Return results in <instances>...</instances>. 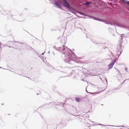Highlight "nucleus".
I'll return each instance as SVG.
<instances>
[{
	"label": "nucleus",
	"mask_w": 129,
	"mask_h": 129,
	"mask_svg": "<svg viewBox=\"0 0 129 129\" xmlns=\"http://www.w3.org/2000/svg\"><path fill=\"white\" fill-rule=\"evenodd\" d=\"M63 3L64 6L67 7L68 9H70V6L67 3L66 0H63Z\"/></svg>",
	"instance_id": "f257e3e1"
},
{
	"label": "nucleus",
	"mask_w": 129,
	"mask_h": 129,
	"mask_svg": "<svg viewBox=\"0 0 129 129\" xmlns=\"http://www.w3.org/2000/svg\"><path fill=\"white\" fill-rule=\"evenodd\" d=\"M123 35H124V34H122L121 35V38L122 39L123 38V36H122Z\"/></svg>",
	"instance_id": "6e6552de"
},
{
	"label": "nucleus",
	"mask_w": 129,
	"mask_h": 129,
	"mask_svg": "<svg viewBox=\"0 0 129 129\" xmlns=\"http://www.w3.org/2000/svg\"><path fill=\"white\" fill-rule=\"evenodd\" d=\"M55 4L57 6H58L59 5V4L57 2H55Z\"/></svg>",
	"instance_id": "423d86ee"
},
{
	"label": "nucleus",
	"mask_w": 129,
	"mask_h": 129,
	"mask_svg": "<svg viewBox=\"0 0 129 129\" xmlns=\"http://www.w3.org/2000/svg\"><path fill=\"white\" fill-rule=\"evenodd\" d=\"M91 93L92 94H93V93Z\"/></svg>",
	"instance_id": "9b49d317"
},
{
	"label": "nucleus",
	"mask_w": 129,
	"mask_h": 129,
	"mask_svg": "<svg viewBox=\"0 0 129 129\" xmlns=\"http://www.w3.org/2000/svg\"><path fill=\"white\" fill-rule=\"evenodd\" d=\"M116 61V60L115 59H114L112 61L111 64H112V65H113L114 64Z\"/></svg>",
	"instance_id": "7ed1b4c3"
},
{
	"label": "nucleus",
	"mask_w": 129,
	"mask_h": 129,
	"mask_svg": "<svg viewBox=\"0 0 129 129\" xmlns=\"http://www.w3.org/2000/svg\"><path fill=\"white\" fill-rule=\"evenodd\" d=\"M80 100V99L79 98L76 97L75 98V100L77 102H79Z\"/></svg>",
	"instance_id": "f03ea898"
},
{
	"label": "nucleus",
	"mask_w": 129,
	"mask_h": 129,
	"mask_svg": "<svg viewBox=\"0 0 129 129\" xmlns=\"http://www.w3.org/2000/svg\"><path fill=\"white\" fill-rule=\"evenodd\" d=\"M1 47H0V51H1Z\"/></svg>",
	"instance_id": "9d476101"
},
{
	"label": "nucleus",
	"mask_w": 129,
	"mask_h": 129,
	"mask_svg": "<svg viewBox=\"0 0 129 129\" xmlns=\"http://www.w3.org/2000/svg\"><path fill=\"white\" fill-rule=\"evenodd\" d=\"M80 14L82 15H83V13H81Z\"/></svg>",
	"instance_id": "1a4fd4ad"
},
{
	"label": "nucleus",
	"mask_w": 129,
	"mask_h": 129,
	"mask_svg": "<svg viewBox=\"0 0 129 129\" xmlns=\"http://www.w3.org/2000/svg\"><path fill=\"white\" fill-rule=\"evenodd\" d=\"M113 66V65H112V64L111 63L109 65V66L110 68H112V67Z\"/></svg>",
	"instance_id": "20e7f679"
},
{
	"label": "nucleus",
	"mask_w": 129,
	"mask_h": 129,
	"mask_svg": "<svg viewBox=\"0 0 129 129\" xmlns=\"http://www.w3.org/2000/svg\"><path fill=\"white\" fill-rule=\"evenodd\" d=\"M90 4V3L88 2H87L86 3V5H89Z\"/></svg>",
	"instance_id": "0eeeda50"
},
{
	"label": "nucleus",
	"mask_w": 129,
	"mask_h": 129,
	"mask_svg": "<svg viewBox=\"0 0 129 129\" xmlns=\"http://www.w3.org/2000/svg\"><path fill=\"white\" fill-rule=\"evenodd\" d=\"M125 2H126V4L127 5L129 6V1H125Z\"/></svg>",
	"instance_id": "39448f33"
}]
</instances>
